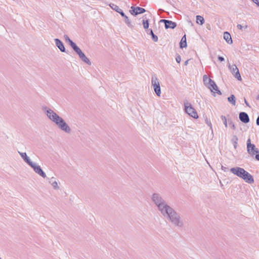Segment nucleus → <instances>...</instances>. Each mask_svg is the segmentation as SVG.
I'll use <instances>...</instances> for the list:
<instances>
[{
  "label": "nucleus",
  "instance_id": "21",
  "mask_svg": "<svg viewBox=\"0 0 259 259\" xmlns=\"http://www.w3.org/2000/svg\"><path fill=\"white\" fill-rule=\"evenodd\" d=\"M228 101L231 103L233 105L235 106L236 104V100L234 95H231L228 98Z\"/></svg>",
  "mask_w": 259,
  "mask_h": 259
},
{
  "label": "nucleus",
  "instance_id": "8",
  "mask_svg": "<svg viewBox=\"0 0 259 259\" xmlns=\"http://www.w3.org/2000/svg\"><path fill=\"white\" fill-rule=\"evenodd\" d=\"M29 166H30L34 171L35 173L40 176L44 178H46L47 176L45 172L42 170L41 168L37 163L32 162Z\"/></svg>",
  "mask_w": 259,
  "mask_h": 259
},
{
  "label": "nucleus",
  "instance_id": "32",
  "mask_svg": "<svg viewBox=\"0 0 259 259\" xmlns=\"http://www.w3.org/2000/svg\"><path fill=\"white\" fill-rule=\"evenodd\" d=\"M118 13H119L124 18L125 17V16H126V15H125L124 13L123 12L121 9H120V11H119Z\"/></svg>",
  "mask_w": 259,
  "mask_h": 259
},
{
  "label": "nucleus",
  "instance_id": "5",
  "mask_svg": "<svg viewBox=\"0 0 259 259\" xmlns=\"http://www.w3.org/2000/svg\"><path fill=\"white\" fill-rule=\"evenodd\" d=\"M151 199L158 208V210L161 212L168 205L162 199L161 196L157 193H154L151 196Z\"/></svg>",
  "mask_w": 259,
  "mask_h": 259
},
{
  "label": "nucleus",
  "instance_id": "28",
  "mask_svg": "<svg viewBox=\"0 0 259 259\" xmlns=\"http://www.w3.org/2000/svg\"><path fill=\"white\" fill-rule=\"evenodd\" d=\"M248 27V26L247 25H245L244 26H242L241 25V24H238L237 25V28L238 29H240V30H243V29H246Z\"/></svg>",
  "mask_w": 259,
  "mask_h": 259
},
{
  "label": "nucleus",
  "instance_id": "7",
  "mask_svg": "<svg viewBox=\"0 0 259 259\" xmlns=\"http://www.w3.org/2000/svg\"><path fill=\"white\" fill-rule=\"evenodd\" d=\"M151 84L154 92L158 97H160L161 94L160 81L157 77L154 75L151 77Z\"/></svg>",
  "mask_w": 259,
  "mask_h": 259
},
{
  "label": "nucleus",
  "instance_id": "22",
  "mask_svg": "<svg viewBox=\"0 0 259 259\" xmlns=\"http://www.w3.org/2000/svg\"><path fill=\"white\" fill-rule=\"evenodd\" d=\"M52 187L55 190H58L59 189V183L58 181L55 180L51 182Z\"/></svg>",
  "mask_w": 259,
  "mask_h": 259
},
{
  "label": "nucleus",
  "instance_id": "2",
  "mask_svg": "<svg viewBox=\"0 0 259 259\" xmlns=\"http://www.w3.org/2000/svg\"><path fill=\"white\" fill-rule=\"evenodd\" d=\"M160 213L174 226L177 227L183 226V221L180 216L169 205Z\"/></svg>",
  "mask_w": 259,
  "mask_h": 259
},
{
  "label": "nucleus",
  "instance_id": "1",
  "mask_svg": "<svg viewBox=\"0 0 259 259\" xmlns=\"http://www.w3.org/2000/svg\"><path fill=\"white\" fill-rule=\"evenodd\" d=\"M43 111L47 117L61 131L66 133L69 134L71 131V128L69 125L66 122L64 119L54 111L50 108L45 107Z\"/></svg>",
  "mask_w": 259,
  "mask_h": 259
},
{
  "label": "nucleus",
  "instance_id": "4",
  "mask_svg": "<svg viewBox=\"0 0 259 259\" xmlns=\"http://www.w3.org/2000/svg\"><path fill=\"white\" fill-rule=\"evenodd\" d=\"M203 80L204 85L210 90L214 96H215L216 94L221 95L222 93L214 81L208 77L207 75H204L203 76Z\"/></svg>",
  "mask_w": 259,
  "mask_h": 259
},
{
  "label": "nucleus",
  "instance_id": "31",
  "mask_svg": "<svg viewBox=\"0 0 259 259\" xmlns=\"http://www.w3.org/2000/svg\"><path fill=\"white\" fill-rule=\"evenodd\" d=\"M176 60L178 63H180L181 61V57L179 55H178L176 58Z\"/></svg>",
  "mask_w": 259,
  "mask_h": 259
},
{
  "label": "nucleus",
  "instance_id": "26",
  "mask_svg": "<svg viewBox=\"0 0 259 259\" xmlns=\"http://www.w3.org/2000/svg\"><path fill=\"white\" fill-rule=\"evenodd\" d=\"M143 27L145 29H147L149 27V22H148V21L147 20H143Z\"/></svg>",
  "mask_w": 259,
  "mask_h": 259
},
{
  "label": "nucleus",
  "instance_id": "15",
  "mask_svg": "<svg viewBox=\"0 0 259 259\" xmlns=\"http://www.w3.org/2000/svg\"><path fill=\"white\" fill-rule=\"evenodd\" d=\"M19 153L25 161V162L27 163L29 165L32 162V161H31L30 158L27 155L26 153L19 152Z\"/></svg>",
  "mask_w": 259,
  "mask_h": 259
},
{
  "label": "nucleus",
  "instance_id": "37",
  "mask_svg": "<svg viewBox=\"0 0 259 259\" xmlns=\"http://www.w3.org/2000/svg\"><path fill=\"white\" fill-rule=\"evenodd\" d=\"M255 158L259 161V154H256L255 155Z\"/></svg>",
  "mask_w": 259,
  "mask_h": 259
},
{
  "label": "nucleus",
  "instance_id": "12",
  "mask_svg": "<svg viewBox=\"0 0 259 259\" xmlns=\"http://www.w3.org/2000/svg\"><path fill=\"white\" fill-rule=\"evenodd\" d=\"M131 14L132 15H134L135 16H136L138 14H142L146 11L145 9H144L143 8L139 7H135L132 6V7H131Z\"/></svg>",
  "mask_w": 259,
  "mask_h": 259
},
{
  "label": "nucleus",
  "instance_id": "25",
  "mask_svg": "<svg viewBox=\"0 0 259 259\" xmlns=\"http://www.w3.org/2000/svg\"><path fill=\"white\" fill-rule=\"evenodd\" d=\"M221 119L223 121V122H224L225 127L227 128L228 127V123H227V118L226 117V116L222 115V116H221Z\"/></svg>",
  "mask_w": 259,
  "mask_h": 259
},
{
  "label": "nucleus",
  "instance_id": "20",
  "mask_svg": "<svg viewBox=\"0 0 259 259\" xmlns=\"http://www.w3.org/2000/svg\"><path fill=\"white\" fill-rule=\"evenodd\" d=\"M196 23L198 24L203 25L204 23V19L202 16L197 15L196 17Z\"/></svg>",
  "mask_w": 259,
  "mask_h": 259
},
{
  "label": "nucleus",
  "instance_id": "17",
  "mask_svg": "<svg viewBox=\"0 0 259 259\" xmlns=\"http://www.w3.org/2000/svg\"><path fill=\"white\" fill-rule=\"evenodd\" d=\"M176 26H177L176 23L171 21L168 20V21L165 22V27L166 29H168V28L174 29L176 27Z\"/></svg>",
  "mask_w": 259,
  "mask_h": 259
},
{
  "label": "nucleus",
  "instance_id": "27",
  "mask_svg": "<svg viewBox=\"0 0 259 259\" xmlns=\"http://www.w3.org/2000/svg\"><path fill=\"white\" fill-rule=\"evenodd\" d=\"M150 33L152 36V39L154 41H157L158 40V37L154 35V34L153 33V31L152 30H151Z\"/></svg>",
  "mask_w": 259,
  "mask_h": 259
},
{
  "label": "nucleus",
  "instance_id": "14",
  "mask_svg": "<svg viewBox=\"0 0 259 259\" xmlns=\"http://www.w3.org/2000/svg\"><path fill=\"white\" fill-rule=\"evenodd\" d=\"M64 38L66 42L68 44L72 49H79L76 44L69 38L68 36L64 35Z\"/></svg>",
  "mask_w": 259,
  "mask_h": 259
},
{
  "label": "nucleus",
  "instance_id": "23",
  "mask_svg": "<svg viewBox=\"0 0 259 259\" xmlns=\"http://www.w3.org/2000/svg\"><path fill=\"white\" fill-rule=\"evenodd\" d=\"M110 6L113 10H115L117 12H118L119 11H120V9L116 5L112 4L110 5Z\"/></svg>",
  "mask_w": 259,
  "mask_h": 259
},
{
  "label": "nucleus",
  "instance_id": "40",
  "mask_svg": "<svg viewBox=\"0 0 259 259\" xmlns=\"http://www.w3.org/2000/svg\"><path fill=\"white\" fill-rule=\"evenodd\" d=\"M61 52H65L66 50H60Z\"/></svg>",
  "mask_w": 259,
  "mask_h": 259
},
{
  "label": "nucleus",
  "instance_id": "18",
  "mask_svg": "<svg viewBox=\"0 0 259 259\" xmlns=\"http://www.w3.org/2000/svg\"><path fill=\"white\" fill-rule=\"evenodd\" d=\"M180 47L181 48H186L187 47V42H186V35L183 36L181 39V42L180 43Z\"/></svg>",
  "mask_w": 259,
  "mask_h": 259
},
{
  "label": "nucleus",
  "instance_id": "38",
  "mask_svg": "<svg viewBox=\"0 0 259 259\" xmlns=\"http://www.w3.org/2000/svg\"><path fill=\"white\" fill-rule=\"evenodd\" d=\"M188 61H189V60H187L185 62V65H187L188 63Z\"/></svg>",
  "mask_w": 259,
  "mask_h": 259
},
{
  "label": "nucleus",
  "instance_id": "39",
  "mask_svg": "<svg viewBox=\"0 0 259 259\" xmlns=\"http://www.w3.org/2000/svg\"><path fill=\"white\" fill-rule=\"evenodd\" d=\"M244 101H245V103L246 104V105L247 106H248V103L247 102V101H246V100L245 99L244 100Z\"/></svg>",
  "mask_w": 259,
  "mask_h": 259
},
{
  "label": "nucleus",
  "instance_id": "30",
  "mask_svg": "<svg viewBox=\"0 0 259 259\" xmlns=\"http://www.w3.org/2000/svg\"><path fill=\"white\" fill-rule=\"evenodd\" d=\"M229 124L232 129H233V130H236V126L232 121H229Z\"/></svg>",
  "mask_w": 259,
  "mask_h": 259
},
{
  "label": "nucleus",
  "instance_id": "34",
  "mask_svg": "<svg viewBox=\"0 0 259 259\" xmlns=\"http://www.w3.org/2000/svg\"><path fill=\"white\" fill-rule=\"evenodd\" d=\"M168 21V20H167L162 19V20H160V22H163V23H164V24H165V22H166V21Z\"/></svg>",
  "mask_w": 259,
  "mask_h": 259
},
{
  "label": "nucleus",
  "instance_id": "19",
  "mask_svg": "<svg viewBox=\"0 0 259 259\" xmlns=\"http://www.w3.org/2000/svg\"><path fill=\"white\" fill-rule=\"evenodd\" d=\"M54 41L56 46L58 47V49H65L63 43L59 39H55Z\"/></svg>",
  "mask_w": 259,
  "mask_h": 259
},
{
  "label": "nucleus",
  "instance_id": "3",
  "mask_svg": "<svg viewBox=\"0 0 259 259\" xmlns=\"http://www.w3.org/2000/svg\"><path fill=\"white\" fill-rule=\"evenodd\" d=\"M230 171L233 175L241 178L246 183L252 184L254 182L253 176L243 168L233 167L230 169Z\"/></svg>",
  "mask_w": 259,
  "mask_h": 259
},
{
  "label": "nucleus",
  "instance_id": "11",
  "mask_svg": "<svg viewBox=\"0 0 259 259\" xmlns=\"http://www.w3.org/2000/svg\"><path fill=\"white\" fill-rule=\"evenodd\" d=\"M76 53L78 55L80 58L84 63L88 64L89 65H91V62L90 60L85 56L84 54L82 52L81 50H74Z\"/></svg>",
  "mask_w": 259,
  "mask_h": 259
},
{
  "label": "nucleus",
  "instance_id": "36",
  "mask_svg": "<svg viewBox=\"0 0 259 259\" xmlns=\"http://www.w3.org/2000/svg\"><path fill=\"white\" fill-rule=\"evenodd\" d=\"M256 124L257 125H259V116L256 119Z\"/></svg>",
  "mask_w": 259,
  "mask_h": 259
},
{
  "label": "nucleus",
  "instance_id": "42",
  "mask_svg": "<svg viewBox=\"0 0 259 259\" xmlns=\"http://www.w3.org/2000/svg\"><path fill=\"white\" fill-rule=\"evenodd\" d=\"M0 259H2V258L0 257Z\"/></svg>",
  "mask_w": 259,
  "mask_h": 259
},
{
  "label": "nucleus",
  "instance_id": "29",
  "mask_svg": "<svg viewBox=\"0 0 259 259\" xmlns=\"http://www.w3.org/2000/svg\"><path fill=\"white\" fill-rule=\"evenodd\" d=\"M205 122H206V124L209 126L210 130L211 131H212V123H211L210 120L208 119H206L205 120Z\"/></svg>",
  "mask_w": 259,
  "mask_h": 259
},
{
  "label": "nucleus",
  "instance_id": "6",
  "mask_svg": "<svg viewBox=\"0 0 259 259\" xmlns=\"http://www.w3.org/2000/svg\"><path fill=\"white\" fill-rule=\"evenodd\" d=\"M184 111L189 116L195 119H197L199 118L196 109L188 102L184 103Z\"/></svg>",
  "mask_w": 259,
  "mask_h": 259
},
{
  "label": "nucleus",
  "instance_id": "13",
  "mask_svg": "<svg viewBox=\"0 0 259 259\" xmlns=\"http://www.w3.org/2000/svg\"><path fill=\"white\" fill-rule=\"evenodd\" d=\"M239 117L240 120L244 123H248L249 121V117L247 114L245 112H242L240 113Z\"/></svg>",
  "mask_w": 259,
  "mask_h": 259
},
{
  "label": "nucleus",
  "instance_id": "41",
  "mask_svg": "<svg viewBox=\"0 0 259 259\" xmlns=\"http://www.w3.org/2000/svg\"><path fill=\"white\" fill-rule=\"evenodd\" d=\"M256 99L259 100V95L258 96H257Z\"/></svg>",
  "mask_w": 259,
  "mask_h": 259
},
{
  "label": "nucleus",
  "instance_id": "10",
  "mask_svg": "<svg viewBox=\"0 0 259 259\" xmlns=\"http://www.w3.org/2000/svg\"><path fill=\"white\" fill-rule=\"evenodd\" d=\"M247 152L250 154L254 155L258 152L257 149L254 144L251 143L250 139H248L247 141Z\"/></svg>",
  "mask_w": 259,
  "mask_h": 259
},
{
  "label": "nucleus",
  "instance_id": "9",
  "mask_svg": "<svg viewBox=\"0 0 259 259\" xmlns=\"http://www.w3.org/2000/svg\"><path fill=\"white\" fill-rule=\"evenodd\" d=\"M229 68L230 69V71L231 73L233 74L234 76L239 81L242 80V78L241 76V75L240 74L239 69H238L236 65H231L230 64L229 65Z\"/></svg>",
  "mask_w": 259,
  "mask_h": 259
},
{
  "label": "nucleus",
  "instance_id": "24",
  "mask_svg": "<svg viewBox=\"0 0 259 259\" xmlns=\"http://www.w3.org/2000/svg\"><path fill=\"white\" fill-rule=\"evenodd\" d=\"M124 19H125V22L127 25V26L130 27H132L133 25H132L131 22L130 21V20H129V19L128 18V17L127 16H125Z\"/></svg>",
  "mask_w": 259,
  "mask_h": 259
},
{
  "label": "nucleus",
  "instance_id": "16",
  "mask_svg": "<svg viewBox=\"0 0 259 259\" xmlns=\"http://www.w3.org/2000/svg\"><path fill=\"white\" fill-rule=\"evenodd\" d=\"M224 38L228 44H231L232 43V37L229 32H225L224 33Z\"/></svg>",
  "mask_w": 259,
  "mask_h": 259
},
{
  "label": "nucleus",
  "instance_id": "33",
  "mask_svg": "<svg viewBox=\"0 0 259 259\" xmlns=\"http://www.w3.org/2000/svg\"><path fill=\"white\" fill-rule=\"evenodd\" d=\"M218 59L221 62L224 60V58L221 56L218 57Z\"/></svg>",
  "mask_w": 259,
  "mask_h": 259
},
{
  "label": "nucleus",
  "instance_id": "35",
  "mask_svg": "<svg viewBox=\"0 0 259 259\" xmlns=\"http://www.w3.org/2000/svg\"><path fill=\"white\" fill-rule=\"evenodd\" d=\"M221 169L224 171H226V168L224 167L223 165H222Z\"/></svg>",
  "mask_w": 259,
  "mask_h": 259
}]
</instances>
